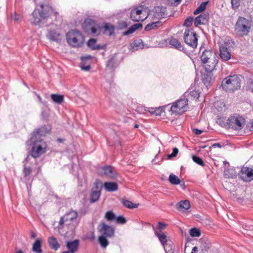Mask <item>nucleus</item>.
I'll return each instance as SVG.
<instances>
[{
  "mask_svg": "<svg viewBox=\"0 0 253 253\" xmlns=\"http://www.w3.org/2000/svg\"><path fill=\"white\" fill-rule=\"evenodd\" d=\"M58 13L50 5V0H43L37 5L32 13L30 22L35 25H39L53 14L56 16Z\"/></svg>",
  "mask_w": 253,
  "mask_h": 253,
  "instance_id": "1",
  "label": "nucleus"
},
{
  "mask_svg": "<svg viewBox=\"0 0 253 253\" xmlns=\"http://www.w3.org/2000/svg\"><path fill=\"white\" fill-rule=\"evenodd\" d=\"M241 80L237 75H229L221 82L222 89L229 92H234L241 87Z\"/></svg>",
  "mask_w": 253,
  "mask_h": 253,
  "instance_id": "2",
  "label": "nucleus"
},
{
  "mask_svg": "<svg viewBox=\"0 0 253 253\" xmlns=\"http://www.w3.org/2000/svg\"><path fill=\"white\" fill-rule=\"evenodd\" d=\"M202 63H212L210 65H204L206 71H213L215 69L216 65L218 62V57L217 55L210 49L204 50L200 56Z\"/></svg>",
  "mask_w": 253,
  "mask_h": 253,
  "instance_id": "3",
  "label": "nucleus"
},
{
  "mask_svg": "<svg viewBox=\"0 0 253 253\" xmlns=\"http://www.w3.org/2000/svg\"><path fill=\"white\" fill-rule=\"evenodd\" d=\"M251 21L249 19L239 16L235 24L234 31L240 37L247 36L251 30Z\"/></svg>",
  "mask_w": 253,
  "mask_h": 253,
  "instance_id": "4",
  "label": "nucleus"
},
{
  "mask_svg": "<svg viewBox=\"0 0 253 253\" xmlns=\"http://www.w3.org/2000/svg\"><path fill=\"white\" fill-rule=\"evenodd\" d=\"M31 142L33 145L30 152V155L34 158L40 157L47 151V144L42 139L31 137Z\"/></svg>",
  "mask_w": 253,
  "mask_h": 253,
  "instance_id": "5",
  "label": "nucleus"
},
{
  "mask_svg": "<svg viewBox=\"0 0 253 253\" xmlns=\"http://www.w3.org/2000/svg\"><path fill=\"white\" fill-rule=\"evenodd\" d=\"M67 42L73 47H80L84 39L82 34L78 30H71L66 34Z\"/></svg>",
  "mask_w": 253,
  "mask_h": 253,
  "instance_id": "6",
  "label": "nucleus"
},
{
  "mask_svg": "<svg viewBox=\"0 0 253 253\" xmlns=\"http://www.w3.org/2000/svg\"><path fill=\"white\" fill-rule=\"evenodd\" d=\"M148 7L141 5L133 8L130 14V18L133 21H143L148 16Z\"/></svg>",
  "mask_w": 253,
  "mask_h": 253,
  "instance_id": "7",
  "label": "nucleus"
},
{
  "mask_svg": "<svg viewBox=\"0 0 253 253\" xmlns=\"http://www.w3.org/2000/svg\"><path fill=\"white\" fill-rule=\"evenodd\" d=\"M183 40L186 44L193 48L197 47L198 36L193 29L186 28L183 33Z\"/></svg>",
  "mask_w": 253,
  "mask_h": 253,
  "instance_id": "8",
  "label": "nucleus"
},
{
  "mask_svg": "<svg viewBox=\"0 0 253 253\" xmlns=\"http://www.w3.org/2000/svg\"><path fill=\"white\" fill-rule=\"evenodd\" d=\"M226 123L227 125L224 124V126H227L228 127L234 130H240L245 126V121L242 116L236 115L230 117Z\"/></svg>",
  "mask_w": 253,
  "mask_h": 253,
  "instance_id": "9",
  "label": "nucleus"
},
{
  "mask_svg": "<svg viewBox=\"0 0 253 253\" xmlns=\"http://www.w3.org/2000/svg\"><path fill=\"white\" fill-rule=\"evenodd\" d=\"M188 100L185 97H181L174 102L170 107L173 113L182 114L185 112L188 108Z\"/></svg>",
  "mask_w": 253,
  "mask_h": 253,
  "instance_id": "10",
  "label": "nucleus"
},
{
  "mask_svg": "<svg viewBox=\"0 0 253 253\" xmlns=\"http://www.w3.org/2000/svg\"><path fill=\"white\" fill-rule=\"evenodd\" d=\"M83 28L84 32L88 34L97 35L99 34L97 33L99 26L95 21L91 19H85L83 24Z\"/></svg>",
  "mask_w": 253,
  "mask_h": 253,
  "instance_id": "11",
  "label": "nucleus"
},
{
  "mask_svg": "<svg viewBox=\"0 0 253 253\" xmlns=\"http://www.w3.org/2000/svg\"><path fill=\"white\" fill-rule=\"evenodd\" d=\"M102 186V183L98 180H96L94 183L89 196L90 203H94L99 200L101 195Z\"/></svg>",
  "mask_w": 253,
  "mask_h": 253,
  "instance_id": "12",
  "label": "nucleus"
},
{
  "mask_svg": "<svg viewBox=\"0 0 253 253\" xmlns=\"http://www.w3.org/2000/svg\"><path fill=\"white\" fill-rule=\"evenodd\" d=\"M78 213L75 211H70L61 217L59 225L70 226L73 224L74 220L77 218Z\"/></svg>",
  "mask_w": 253,
  "mask_h": 253,
  "instance_id": "13",
  "label": "nucleus"
},
{
  "mask_svg": "<svg viewBox=\"0 0 253 253\" xmlns=\"http://www.w3.org/2000/svg\"><path fill=\"white\" fill-rule=\"evenodd\" d=\"M97 230L101 235L112 237L114 236L115 230L111 226L107 225L104 222H101L97 227Z\"/></svg>",
  "mask_w": 253,
  "mask_h": 253,
  "instance_id": "14",
  "label": "nucleus"
},
{
  "mask_svg": "<svg viewBox=\"0 0 253 253\" xmlns=\"http://www.w3.org/2000/svg\"><path fill=\"white\" fill-rule=\"evenodd\" d=\"M238 175L244 181H251L253 180V169L247 167H243L239 172Z\"/></svg>",
  "mask_w": 253,
  "mask_h": 253,
  "instance_id": "15",
  "label": "nucleus"
},
{
  "mask_svg": "<svg viewBox=\"0 0 253 253\" xmlns=\"http://www.w3.org/2000/svg\"><path fill=\"white\" fill-rule=\"evenodd\" d=\"M166 7L163 6L155 7L151 11L153 16L156 19H160L167 16Z\"/></svg>",
  "mask_w": 253,
  "mask_h": 253,
  "instance_id": "16",
  "label": "nucleus"
},
{
  "mask_svg": "<svg viewBox=\"0 0 253 253\" xmlns=\"http://www.w3.org/2000/svg\"><path fill=\"white\" fill-rule=\"evenodd\" d=\"M168 42L171 46L178 50L183 51L184 53L187 52L186 49L182 45L180 42L177 39L171 38L168 39Z\"/></svg>",
  "mask_w": 253,
  "mask_h": 253,
  "instance_id": "17",
  "label": "nucleus"
},
{
  "mask_svg": "<svg viewBox=\"0 0 253 253\" xmlns=\"http://www.w3.org/2000/svg\"><path fill=\"white\" fill-rule=\"evenodd\" d=\"M48 129L46 126H42L40 128L37 129L34 131L31 134V136L33 139L34 138H41V137L47 133Z\"/></svg>",
  "mask_w": 253,
  "mask_h": 253,
  "instance_id": "18",
  "label": "nucleus"
},
{
  "mask_svg": "<svg viewBox=\"0 0 253 253\" xmlns=\"http://www.w3.org/2000/svg\"><path fill=\"white\" fill-rule=\"evenodd\" d=\"M212 72L207 71V73L203 74L202 76V82L207 87L211 85V82L214 79L212 76Z\"/></svg>",
  "mask_w": 253,
  "mask_h": 253,
  "instance_id": "19",
  "label": "nucleus"
},
{
  "mask_svg": "<svg viewBox=\"0 0 253 253\" xmlns=\"http://www.w3.org/2000/svg\"><path fill=\"white\" fill-rule=\"evenodd\" d=\"M209 19V14L204 13L196 17L194 20V25L196 27L201 24H205Z\"/></svg>",
  "mask_w": 253,
  "mask_h": 253,
  "instance_id": "20",
  "label": "nucleus"
},
{
  "mask_svg": "<svg viewBox=\"0 0 253 253\" xmlns=\"http://www.w3.org/2000/svg\"><path fill=\"white\" fill-rule=\"evenodd\" d=\"M229 50L230 49L227 47L219 46L220 57L222 60L227 61L230 59L231 54Z\"/></svg>",
  "mask_w": 253,
  "mask_h": 253,
  "instance_id": "21",
  "label": "nucleus"
},
{
  "mask_svg": "<svg viewBox=\"0 0 253 253\" xmlns=\"http://www.w3.org/2000/svg\"><path fill=\"white\" fill-rule=\"evenodd\" d=\"M80 245V241L79 240H75L73 241H69L67 243V248L68 251L76 253L78 251Z\"/></svg>",
  "mask_w": 253,
  "mask_h": 253,
  "instance_id": "22",
  "label": "nucleus"
},
{
  "mask_svg": "<svg viewBox=\"0 0 253 253\" xmlns=\"http://www.w3.org/2000/svg\"><path fill=\"white\" fill-rule=\"evenodd\" d=\"M48 243L50 248L54 251L58 250L60 247V245L58 242L57 239L53 236L48 238Z\"/></svg>",
  "mask_w": 253,
  "mask_h": 253,
  "instance_id": "23",
  "label": "nucleus"
},
{
  "mask_svg": "<svg viewBox=\"0 0 253 253\" xmlns=\"http://www.w3.org/2000/svg\"><path fill=\"white\" fill-rule=\"evenodd\" d=\"M105 175L112 179H115L117 177L118 174L113 167L110 166H105Z\"/></svg>",
  "mask_w": 253,
  "mask_h": 253,
  "instance_id": "24",
  "label": "nucleus"
},
{
  "mask_svg": "<svg viewBox=\"0 0 253 253\" xmlns=\"http://www.w3.org/2000/svg\"><path fill=\"white\" fill-rule=\"evenodd\" d=\"M105 189L108 192L116 191L118 189V185L116 182H106L104 183Z\"/></svg>",
  "mask_w": 253,
  "mask_h": 253,
  "instance_id": "25",
  "label": "nucleus"
},
{
  "mask_svg": "<svg viewBox=\"0 0 253 253\" xmlns=\"http://www.w3.org/2000/svg\"><path fill=\"white\" fill-rule=\"evenodd\" d=\"M96 40L94 39H90L87 42L88 46L92 50H98L103 49L105 47V45H101L100 44H96Z\"/></svg>",
  "mask_w": 253,
  "mask_h": 253,
  "instance_id": "26",
  "label": "nucleus"
},
{
  "mask_svg": "<svg viewBox=\"0 0 253 253\" xmlns=\"http://www.w3.org/2000/svg\"><path fill=\"white\" fill-rule=\"evenodd\" d=\"M162 26V22L158 20L155 22L150 23L145 27V30L149 31L151 30L157 29Z\"/></svg>",
  "mask_w": 253,
  "mask_h": 253,
  "instance_id": "27",
  "label": "nucleus"
},
{
  "mask_svg": "<svg viewBox=\"0 0 253 253\" xmlns=\"http://www.w3.org/2000/svg\"><path fill=\"white\" fill-rule=\"evenodd\" d=\"M47 37L48 39L53 41L59 42L61 41V34L55 31H50L48 32Z\"/></svg>",
  "mask_w": 253,
  "mask_h": 253,
  "instance_id": "28",
  "label": "nucleus"
},
{
  "mask_svg": "<svg viewBox=\"0 0 253 253\" xmlns=\"http://www.w3.org/2000/svg\"><path fill=\"white\" fill-rule=\"evenodd\" d=\"M190 207V203L188 200L181 201L176 205V208L179 211H185L188 210Z\"/></svg>",
  "mask_w": 253,
  "mask_h": 253,
  "instance_id": "29",
  "label": "nucleus"
},
{
  "mask_svg": "<svg viewBox=\"0 0 253 253\" xmlns=\"http://www.w3.org/2000/svg\"><path fill=\"white\" fill-rule=\"evenodd\" d=\"M142 25L140 23H136L130 27L127 31L124 32L123 36H126L134 33L136 30L139 28H142Z\"/></svg>",
  "mask_w": 253,
  "mask_h": 253,
  "instance_id": "30",
  "label": "nucleus"
},
{
  "mask_svg": "<svg viewBox=\"0 0 253 253\" xmlns=\"http://www.w3.org/2000/svg\"><path fill=\"white\" fill-rule=\"evenodd\" d=\"M103 25L105 34L108 33L109 36H111L114 33L115 28L112 24L109 23H104Z\"/></svg>",
  "mask_w": 253,
  "mask_h": 253,
  "instance_id": "31",
  "label": "nucleus"
},
{
  "mask_svg": "<svg viewBox=\"0 0 253 253\" xmlns=\"http://www.w3.org/2000/svg\"><path fill=\"white\" fill-rule=\"evenodd\" d=\"M41 247L42 241L40 239H37L33 245L32 251L36 253H42Z\"/></svg>",
  "mask_w": 253,
  "mask_h": 253,
  "instance_id": "32",
  "label": "nucleus"
},
{
  "mask_svg": "<svg viewBox=\"0 0 253 253\" xmlns=\"http://www.w3.org/2000/svg\"><path fill=\"white\" fill-rule=\"evenodd\" d=\"M121 202L124 206L130 209L137 208L139 206L138 204H134L131 201L125 199H122Z\"/></svg>",
  "mask_w": 253,
  "mask_h": 253,
  "instance_id": "33",
  "label": "nucleus"
},
{
  "mask_svg": "<svg viewBox=\"0 0 253 253\" xmlns=\"http://www.w3.org/2000/svg\"><path fill=\"white\" fill-rule=\"evenodd\" d=\"M155 234L158 237L162 245L165 246L167 243V236L164 233H159L156 230H155Z\"/></svg>",
  "mask_w": 253,
  "mask_h": 253,
  "instance_id": "34",
  "label": "nucleus"
},
{
  "mask_svg": "<svg viewBox=\"0 0 253 253\" xmlns=\"http://www.w3.org/2000/svg\"><path fill=\"white\" fill-rule=\"evenodd\" d=\"M108 237L101 235L98 237V242L102 248L105 249L109 245V241L107 239Z\"/></svg>",
  "mask_w": 253,
  "mask_h": 253,
  "instance_id": "35",
  "label": "nucleus"
},
{
  "mask_svg": "<svg viewBox=\"0 0 253 253\" xmlns=\"http://www.w3.org/2000/svg\"><path fill=\"white\" fill-rule=\"evenodd\" d=\"M234 45V42L230 37H226L223 41V43H221L219 46H224L227 48L230 49Z\"/></svg>",
  "mask_w": 253,
  "mask_h": 253,
  "instance_id": "36",
  "label": "nucleus"
},
{
  "mask_svg": "<svg viewBox=\"0 0 253 253\" xmlns=\"http://www.w3.org/2000/svg\"><path fill=\"white\" fill-rule=\"evenodd\" d=\"M51 98L53 101L57 104H61L64 101V96L57 94H52L51 95Z\"/></svg>",
  "mask_w": 253,
  "mask_h": 253,
  "instance_id": "37",
  "label": "nucleus"
},
{
  "mask_svg": "<svg viewBox=\"0 0 253 253\" xmlns=\"http://www.w3.org/2000/svg\"><path fill=\"white\" fill-rule=\"evenodd\" d=\"M169 180L172 184L177 185L180 183V179L173 173L169 174Z\"/></svg>",
  "mask_w": 253,
  "mask_h": 253,
  "instance_id": "38",
  "label": "nucleus"
},
{
  "mask_svg": "<svg viewBox=\"0 0 253 253\" xmlns=\"http://www.w3.org/2000/svg\"><path fill=\"white\" fill-rule=\"evenodd\" d=\"M224 176L226 178H234L236 176V172L234 169L232 168L229 169L224 171Z\"/></svg>",
  "mask_w": 253,
  "mask_h": 253,
  "instance_id": "39",
  "label": "nucleus"
},
{
  "mask_svg": "<svg viewBox=\"0 0 253 253\" xmlns=\"http://www.w3.org/2000/svg\"><path fill=\"white\" fill-rule=\"evenodd\" d=\"M208 2V1L202 2L201 4L194 11V14L195 15H197L200 13L202 12L203 11H204L206 8V5H207Z\"/></svg>",
  "mask_w": 253,
  "mask_h": 253,
  "instance_id": "40",
  "label": "nucleus"
},
{
  "mask_svg": "<svg viewBox=\"0 0 253 253\" xmlns=\"http://www.w3.org/2000/svg\"><path fill=\"white\" fill-rule=\"evenodd\" d=\"M190 235L193 237H199L201 235V231L197 228H192L189 231Z\"/></svg>",
  "mask_w": 253,
  "mask_h": 253,
  "instance_id": "41",
  "label": "nucleus"
},
{
  "mask_svg": "<svg viewBox=\"0 0 253 253\" xmlns=\"http://www.w3.org/2000/svg\"><path fill=\"white\" fill-rule=\"evenodd\" d=\"M105 217L109 221L112 220L116 218L115 214L111 211H108L106 213Z\"/></svg>",
  "mask_w": 253,
  "mask_h": 253,
  "instance_id": "42",
  "label": "nucleus"
},
{
  "mask_svg": "<svg viewBox=\"0 0 253 253\" xmlns=\"http://www.w3.org/2000/svg\"><path fill=\"white\" fill-rule=\"evenodd\" d=\"M192 160L195 163L198 164L199 165H200L203 167L205 166L204 163L202 159L198 156H193Z\"/></svg>",
  "mask_w": 253,
  "mask_h": 253,
  "instance_id": "43",
  "label": "nucleus"
},
{
  "mask_svg": "<svg viewBox=\"0 0 253 253\" xmlns=\"http://www.w3.org/2000/svg\"><path fill=\"white\" fill-rule=\"evenodd\" d=\"M116 64V60L114 57H112L111 58H110L107 62V67L112 69L114 67L115 65Z\"/></svg>",
  "mask_w": 253,
  "mask_h": 253,
  "instance_id": "44",
  "label": "nucleus"
},
{
  "mask_svg": "<svg viewBox=\"0 0 253 253\" xmlns=\"http://www.w3.org/2000/svg\"><path fill=\"white\" fill-rule=\"evenodd\" d=\"M193 21V18L191 16H189L185 20L183 25L186 28H189L192 24Z\"/></svg>",
  "mask_w": 253,
  "mask_h": 253,
  "instance_id": "45",
  "label": "nucleus"
},
{
  "mask_svg": "<svg viewBox=\"0 0 253 253\" xmlns=\"http://www.w3.org/2000/svg\"><path fill=\"white\" fill-rule=\"evenodd\" d=\"M129 24L130 23L123 21L118 23V27L119 29L123 30L126 29Z\"/></svg>",
  "mask_w": 253,
  "mask_h": 253,
  "instance_id": "46",
  "label": "nucleus"
},
{
  "mask_svg": "<svg viewBox=\"0 0 253 253\" xmlns=\"http://www.w3.org/2000/svg\"><path fill=\"white\" fill-rule=\"evenodd\" d=\"M95 236L94 231L87 232L85 235V239H88L90 241H93L95 239Z\"/></svg>",
  "mask_w": 253,
  "mask_h": 253,
  "instance_id": "47",
  "label": "nucleus"
},
{
  "mask_svg": "<svg viewBox=\"0 0 253 253\" xmlns=\"http://www.w3.org/2000/svg\"><path fill=\"white\" fill-rule=\"evenodd\" d=\"M32 171V169L29 167L24 166L23 169V172L24 175V177H27L31 173Z\"/></svg>",
  "mask_w": 253,
  "mask_h": 253,
  "instance_id": "48",
  "label": "nucleus"
},
{
  "mask_svg": "<svg viewBox=\"0 0 253 253\" xmlns=\"http://www.w3.org/2000/svg\"><path fill=\"white\" fill-rule=\"evenodd\" d=\"M247 90L253 93V79H250L247 82Z\"/></svg>",
  "mask_w": 253,
  "mask_h": 253,
  "instance_id": "49",
  "label": "nucleus"
},
{
  "mask_svg": "<svg viewBox=\"0 0 253 253\" xmlns=\"http://www.w3.org/2000/svg\"><path fill=\"white\" fill-rule=\"evenodd\" d=\"M231 2L233 9L238 8L240 5V0H231Z\"/></svg>",
  "mask_w": 253,
  "mask_h": 253,
  "instance_id": "50",
  "label": "nucleus"
},
{
  "mask_svg": "<svg viewBox=\"0 0 253 253\" xmlns=\"http://www.w3.org/2000/svg\"><path fill=\"white\" fill-rule=\"evenodd\" d=\"M115 219L118 223L124 224L126 222V219L123 216H119Z\"/></svg>",
  "mask_w": 253,
  "mask_h": 253,
  "instance_id": "51",
  "label": "nucleus"
},
{
  "mask_svg": "<svg viewBox=\"0 0 253 253\" xmlns=\"http://www.w3.org/2000/svg\"><path fill=\"white\" fill-rule=\"evenodd\" d=\"M178 153V149L177 148H174L171 154H169L168 156L169 159H170L173 157H176Z\"/></svg>",
  "mask_w": 253,
  "mask_h": 253,
  "instance_id": "52",
  "label": "nucleus"
},
{
  "mask_svg": "<svg viewBox=\"0 0 253 253\" xmlns=\"http://www.w3.org/2000/svg\"><path fill=\"white\" fill-rule=\"evenodd\" d=\"M97 172L99 175H105V166L101 167L97 169Z\"/></svg>",
  "mask_w": 253,
  "mask_h": 253,
  "instance_id": "53",
  "label": "nucleus"
},
{
  "mask_svg": "<svg viewBox=\"0 0 253 253\" xmlns=\"http://www.w3.org/2000/svg\"><path fill=\"white\" fill-rule=\"evenodd\" d=\"M164 111L163 107H159L156 108L153 112V114L157 116H160L162 112Z\"/></svg>",
  "mask_w": 253,
  "mask_h": 253,
  "instance_id": "54",
  "label": "nucleus"
},
{
  "mask_svg": "<svg viewBox=\"0 0 253 253\" xmlns=\"http://www.w3.org/2000/svg\"><path fill=\"white\" fill-rule=\"evenodd\" d=\"M190 95L196 99H198L200 97L199 93L195 90L191 91L190 92Z\"/></svg>",
  "mask_w": 253,
  "mask_h": 253,
  "instance_id": "55",
  "label": "nucleus"
},
{
  "mask_svg": "<svg viewBox=\"0 0 253 253\" xmlns=\"http://www.w3.org/2000/svg\"><path fill=\"white\" fill-rule=\"evenodd\" d=\"M202 250L203 251L207 252L210 248V246L206 243L202 244L201 246Z\"/></svg>",
  "mask_w": 253,
  "mask_h": 253,
  "instance_id": "56",
  "label": "nucleus"
},
{
  "mask_svg": "<svg viewBox=\"0 0 253 253\" xmlns=\"http://www.w3.org/2000/svg\"><path fill=\"white\" fill-rule=\"evenodd\" d=\"M181 0H168L169 3L171 5H178L181 2Z\"/></svg>",
  "mask_w": 253,
  "mask_h": 253,
  "instance_id": "57",
  "label": "nucleus"
},
{
  "mask_svg": "<svg viewBox=\"0 0 253 253\" xmlns=\"http://www.w3.org/2000/svg\"><path fill=\"white\" fill-rule=\"evenodd\" d=\"M158 229L160 230L163 229L166 226V225L165 223H163L162 222H159L158 223Z\"/></svg>",
  "mask_w": 253,
  "mask_h": 253,
  "instance_id": "58",
  "label": "nucleus"
},
{
  "mask_svg": "<svg viewBox=\"0 0 253 253\" xmlns=\"http://www.w3.org/2000/svg\"><path fill=\"white\" fill-rule=\"evenodd\" d=\"M193 131L195 134H196L197 135H199V134H201L203 132L202 130H200L198 128L193 129Z\"/></svg>",
  "mask_w": 253,
  "mask_h": 253,
  "instance_id": "59",
  "label": "nucleus"
},
{
  "mask_svg": "<svg viewBox=\"0 0 253 253\" xmlns=\"http://www.w3.org/2000/svg\"><path fill=\"white\" fill-rule=\"evenodd\" d=\"M247 126L251 131H253V120Z\"/></svg>",
  "mask_w": 253,
  "mask_h": 253,
  "instance_id": "60",
  "label": "nucleus"
},
{
  "mask_svg": "<svg viewBox=\"0 0 253 253\" xmlns=\"http://www.w3.org/2000/svg\"><path fill=\"white\" fill-rule=\"evenodd\" d=\"M82 69L84 71H89L90 69V66L89 65L85 66H82Z\"/></svg>",
  "mask_w": 253,
  "mask_h": 253,
  "instance_id": "61",
  "label": "nucleus"
},
{
  "mask_svg": "<svg viewBox=\"0 0 253 253\" xmlns=\"http://www.w3.org/2000/svg\"><path fill=\"white\" fill-rule=\"evenodd\" d=\"M30 236L32 239L35 238L36 237V234L34 231H31L30 232Z\"/></svg>",
  "mask_w": 253,
  "mask_h": 253,
  "instance_id": "62",
  "label": "nucleus"
},
{
  "mask_svg": "<svg viewBox=\"0 0 253 253\" xmlns=\"http://www.w3.org/2000/svg\"><path fill=\"white\" fill-rule=\"evenodd\" d=\"M20 16L19 15L15 14V15L13 17V18L15 21H17L20 19Z\"/></svg>",
  "mask_w": 253,
  "mask_h": 253,
  "instance_id": "63",
  "label": "nucleus"
},
{
  "mask_svg": "<svg viewBox=\"0 0 253 253\" xmlns=\"http://www.w3.org/2000/svg\"><path fill=\"white\" fill-rule=\"evenodd\" d=\"M212 147H217L219 148L221 147V145L220 143H214L212 145Z\"/></svg>",
  "mask_w": 253,
  "mask_h": 253,
  "instance_id": "64",
  "label": "nucleus"
}]
</instances>
